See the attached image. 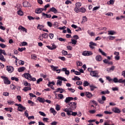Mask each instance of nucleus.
Wrapping results in <instances>:
<instances>
[{"mask_svg": "<svg viewBox=\"0 0 125 125\" xmlns=\"http://www.w3.org/2000/svg\"><path fill=\"white\" fill-rule=\"evenodd\" d=\"M57 80H58L57 81V84L58 85H60V86L62 85V81H63L64 82H67V79L66 78L61 76H58L57 77Z\"/></svg>", "mask_w": 125, "mask_h": 125, "instance_id": "f257e3e1", "label": "nucleus"}, {"mask_svg": "<svg viewBox=\"0 0 125 125\" xmlns=\"http://www.w3.org/2000/svg\"><path fill=\"white\" fill-rule=\"evenodd\" d=\"M69 105V109L71 110H76L77 108V103L75 102H71L68 104Z\"/></svg>", "mask_w": 125, "mask_h": 125, "instance_id": "f03ea898", "label": "nucleus"}, {"mask_svg": "<svg viewBox=\"0 0 125 125\" xmlns=\"http://www.w3.org/2000/svg\"><path fill=\"white\" fill-rule=\"evenodd\" d=\"M98 74H99V72H98L97 70L90 71V76L94 77L95 78H99Z\"/></svg>", "mask_w": 125, "mask_h": 125, "instance_id": "7ed1b4c3", "label": "nucleus"}, {"mask_svg": "<svg viewBox=\"0 0 125 125\" xmlns=\"http://www.w3.org/2000/svg\"><path fill=\"white\" fill-rule=\"evenodd\" d=\"M1 78L3 79L4 83L5 84H10L11 82L8 80V78H7L5 76H1Z\"/></svg>", "mask_w": 125, "mask_h": 125, "instance_id": "20e7f679", "label": "nucleus"}, {"mask_svg": "<svg viewBox=\"0 0 125 125\" xmlns=\"http://www.w3.org/2000/svg\"><path fill=\"white\" fill-rule=\"evenodd\" d=\"M92 52L90 51H84L83 52V55L84 56H89L92 55Z\"/></svg>", "mask_w": 125, "mask_h": 125, "instance_id": "39448f33", "label": "nucleus"}, {"mask_svg": "<svg viewBox=\"0 0 125 125\" xmlns=\"http://www.w3.org/2000/svg\"><path fill=\"white\" fill-rule=\"evenodd\" d=\"M43 10H44V8H38L35 9V12L36 14H40V13H42Z\"/></svg>", "mask_w": 125, "mask_h": 125, "instance_id": "423d86ee", "label": "nucleus"}, {"mask_svg": "<svg viewBox=\"0 0 125 125\" xmlns=\"http://www.w3.org/2000/svg\"><path fill=\"white\" fill-rule=\"evenodd\" d=\"M56 92L63 93V92H66V91L62 88H58L57 89H56V91L54 92V93H56Z\"/></svg>", "mask_w": 125, "mask_h": 125, "instance_id": "0eeeda50", "label": "nucleus"}, {"mask_svg": "<svg viewBox=\"0 0 125 125\" xmlns=\"http://www.w3.org/2000/svg\"><path fill=\"white\" fill-rule=\"evenodd\" d=\"M42 17L45 19L46 18H51V14H47L44 13H42Z\"/></svg>", "mask_w": 125, "mask_h": 125, "instance_id": "6e6552de", "label": "nucleus"}, {"mask_svg": "<svg viewBox=\"0 0 125 125\" xmlns=\"http://www.w3.org/2000/svg\"><path fill=\"white\" fill-rule=\"evenodd\" d=\"M46 47H47V48H48V49H50V50H54V49H56V48H57V46L54 44H52L51 46L49 45H47Z\"/></svg>", "mask_w": 125, "mask_h": 125, "instance_id": "1a4fd4ad", "label": "nucleus"}, {"mask_svg": "<svg viewBox=\"0 0 125 125\" xmlns=\"http://www.w3.org/2000/svg\"><path fill=\"white\" fill-rule=\"evenodd\" d=\"M25 110H26V107H23L21 104L19 107H18V111H19V112H23V111H25Z\"/></svg>", "mask_w": 125, "mask_h": 125, "instance_id": "9d476101", "label": "nucleus"}, {"mask_svg": "<svg viewBox=\"0 0 125 125\" xmlns=\"http://www.w3.org/2000/svg\"><path fill=\"white\" fill-rule=\"evenodd\" d=\"M6 70L9 73H12L14 71V68L12 66H6Z\"/></svg>", "mask_w": 125, "mask_h": 125, "instance_id": "9b49d317", "label": "nucleus"}, {"mask_svg": "<svg viewBox=\"0 0 125 125\" xmlns=\"http://www.w3.org/2000/svg\"><path fill=\"white\" fill-rule=\"evenodd\" d=\"M72 100H74V98L73 97H66L65 100H64L65 103H69L71 102V101H72Z\"/></svg>", "mask_w": 125, "mask_h": 125, "instance_id": "f8f14e48", "label": "nucleus"}, {"mask_svg": "<svg viewBox=\"0 0 125 125\" xmlns=\"http://www.w3.org/2000/svg\"><path fill=\"white\" fill-rule=\"evenodd\" d=\"M96 45H97L96 43H95V42H90L89 46L92 49H93L94 48V46H96Z\"/></svg>", "mask_w": 125, "mask_h": 125, "instance_id": "ddd939ff", "label": "nucleus"}, {"mask_svg": "<svg viewBox=\"0 0 125 125\" xmlns=\"http://www.w3.org/2000/svg\"><path fill=\"white\" fill-rule=\"evenodd\" d=\"M22 4L23 7H30V6H31V5H30V3H29V2L27 1L23 2Z\"/></svg>", "mask_w": 125, "mask_h": 125, "instance_id": "4468645a", "label": "nucleus"}, {"mask_svg": "<svg viewBox=\"0 0 125 125\" xmlns=\"http://www.w3.org/2000/svg\"><path fill=\"white\" fill-rule=\"evenodd\" d=\"M112 111L114 113H117L118 114L121 113V110L120 109H119L117 107H115L112 108Z\"/></svg>", "mask_w": 125, "mask_h": 125, "instance_id": "2eb2a0df", "label": "nucleus"}, {"mask_svg": "<svg viewBox=\"0 0 125 125\" xmlns=\"http://www.w3.org/2000/svg\"><path fill=\"white\" fill-rule=\"evenodd\" d=\"M24 77L25 79H27V80H31V74L29 73H25L24 74Z\"/></svg>", "mask_w": 125, "mask_h": 125, "instance_id": "dca6fc26", "label": "nucleus"}, {"mask_svg": "<svg viewBox=\"0 0 125 125\" xmlns=\"http://www.w3.org/2000/svg\"><path fill=\"white\" fill-rule=\"evenodd\" d=\"M18 29V30H21V31H22L23 32H25V33H27V29H26V28L22 26H20Z\"/></svg>", "mask_w": 125, "mask_h": 125, "instance_id": "f3484780", "label": "nucleus"}, {"mask_svg": "<svg viewBox=\"0 0 125 125\" xmlns=\"http://www.w3.org/2000/svg\"><path fill=\"white\" fill-rule=\"evenodd\" d=\"M85 96L87 98H91V97H92L93 95H92V94H91V93H90L89 92H86Z\"/></svg>", "mask_w": 125, "mask_h": 125, "instance_id": "a211bd4d", "label": "nucleus"}, {"mask_svg": "<svg viewBox=\"0 0 125 125\" xmlns=\"http://www.w3.org/2000/svg\"><path fill=\"white\" fill-rule=\"evenodd\" d=\"M96 61H102V57L100 55H98L96 56Z\"/></svg>", "mask_w": 125, "mask_h": 125, "instance_id": "6ab92c4d", "label": "nucleus"}, {"mask_svg": "<svg viewBox=\"0 0 125 125\" xmlns=\"http://www.w3.org/2000/svg\"><path fill=\"white\" fill-rule=\"evenodd\" d=\"M37 100H38V101H39V102H41V103H44L45 102V100H44V98L41 97H38Z\"/></svg>", "mask_w": 125, "mask_h": 125, "instance_id": "aec40b11", "label": "nucleus"}, {"mask_svg": "<svg viewBox=\"0 0 125 125\" xmlns=\"http://www.w3.org/2000/svg\"><path fill=\"white\" fill-rule=\"evenodd\" d=\"M50 113H52V114H53V115L54 116H55V115H56V114H57V112H56L55 111V109H54V108H51L50 109Z\"/></svg>", "mask_w": 125, "mask_h": 125, "instance_id": "412c9836", "label": "nucleus"}, {"mask_svg": "<svg viewBox=\"0 0 125 125\" xmlns=\"http://www.w3.org/2000/svg\"><path fill=\"white\" fill-rule=\"evenodd\" d=\"M49 11L53 12L54 13H57V9L53 7L49 9Z\"/></svg>", "mask_w": 125, "mask_h": 125, "instance_id": "4be33fe9", "label": "nucleus"}, {"mask_svg": "<svg viewBox=\"0 0 125 125\" xmlns=\"http://www.w3.org/2000/svg\"><path fill=\"white\" fill-rule=\"evenodd\" d=\"M51 69L52 71H54L55 72L57 70V69H58L59 67L58 66H55L54 65H50Z\"/></svg>", "mask_w": 125, "mask_h": 125, "instance_id": "5701e85b", "label": "nucleus"}, {"mask_svg": "<svg viewBox=\"0 0 125 125\" xmlns=\"http://www.w3.org/2000/svg\"><path fill=\"white\" fill-rule=\"evenodd\" d=\"M89 87H90V89L91 91H93V90H94V89H95L96 88H97V87L94 86V85H93V84L90 85Z\"/></svg>", "mask_w": 125, "mask_h": 125, "instance_id": "b1692460", "label": "nucleus"}, {"mask_svg": "<svg viewBox=\"0 0 125 125\" xmlns=\"http://www.w3.org/2000/svg\"><path fill=\"white\" fill-rule=\"evenodd\" d=\"M31 89H32V88H31V87H25L22 89V90L26 92V91L31 90Z\"/></svg>", "mask_w": 125, "mask_h": 125, "instance_id": "393cba45", "label": "nucleus"}, {"mask_svg": "<svg viewBox=\"0 0 125 125\" xmlns=\"http://www.w3.org/2000/svg\"><path fill=\"white\" fill-rule=\"evenodd\" d=\"M2 54H3V55L6 56V53L5 52V51L4 50H2L1 49H0V55H2Z\"/></svg>", "mask_w": 125, "mask_h": 125, "instance_id": "a878e982", "label": "nucleus"}, {"mask_svg": "<svg viewBox=\"0 0 125 125\" xmlns=\"http://www.w3.org/2000/svg\"><path fill=\"white\" fill-rule=\"evenodd\" d=\"M41 36L44 39H47V38H48V34L47 33H44L43 34H41Z\"/></svg>", "mask_w": 125, "mask_h": 125, "instance_id": "bb28decb", "label": "nucleus"}, {"mask_svg": "<svg viewBox=\"0 0 125 125\" xmlns=\"http://www.w3.org/2000/svg\"><path fill=\"white\" fill-rule=\"evenodd\" d=\"M116 31H114V30H111V31H108V35H116Z\"/></svg>", "mask_w": 125, "mask_h": 125, "instance_id": "cd10ccee", "label": "nucleus"}, {"mask_svg": "<svg viewBox=\"0 0 125 125\" xmlns=\"http://www.w3.org/2000/svg\"><path fill=\"white\" fill-rule=\"evenodd\" d=\"M99 52L102 54L104 56H106L107 54H106L105 52H104L101 49H99Z\"/></svg>", "mask_w": 125, "mask_h": 125, "instance_id": "c85d7f7f", "label": "nucleus"}, {"mask_svg": "<svg viewBox=\"0 0 125 125\" xmlns=\"http://www.w3.org/2000/svg\"><path fill=\"white\" fill-rule=\"evenodd\" d=\"M89 84H90L89 83H88V82H87V81H84V82L83 83V86L84 87L88 86V85H90Z\"/></svg>", "mask_w": 125, "mask_h": 125, "instance_id": "c756f323", "label": "nucleus"}, {"mask_svg": "<svg viewBox=\"0 0 125 125\" xmlns=\"http://www.w3.org/2000/svg\"><path fill=\"white\" fill-rule=\"evenodd\" d=\"M25 69H26V68H25V67H20V68L18 69V71H19L20 73H21V72H23V71H25Z\"/></svg>", "mask_w": 125, "mask_h": 125, "instance_id": "7c9ffc66", "label": "nucleus"}, {"mask_svg": "<svg viewBox=\"0 0 125 125\" xmlns=\"http://www.w3.org/2000/svg\"><path fill=\"white\" fill-rule=\"evenodd\" d=\"M77 40L72 39L71 42H69V43H72V44L76 45V44H77Z\"/></svg>", "mask_w": 125, "mask_h": 125, "instance_id": "2f4dec72", "label": "nucleus"}, {"mask_svg": "<svg viewBox=\"0 0 125 125\" xmlns=\"http://www.w3.org/2000/svg\"><path fill=\"white\" fill-rule=\"evenodd\" d=\"M102 94H109L110 93V91L108 90L105 91H102L101 92Z\"/></svg>", "mask_w": 125, "mask_h": 125, "instance_id": "473e14b6", "label": "nucleus"}, {"mask_svg": "<svg viewBox=\"0 0 125 125\" xmlns=\"http://www.w3.org/2000/svg\"><path fill=\"white\" fill-rule=\"evenodd\" d=\"M87 33L90 36H91V37H93V36H95V33L90 32V30H89L87 31Z\"/></svg>", "mask_w": 125, "mask_h": 125, "instance_id": "72a5a7b5", "label": "nucleus"}, {"mask_svg": "<svg viewBox=\"0 0 125 125\" xmlns=\"http://www.w3.org/2000/svg\"><path fill=\"white\" fill-rule=\"evenodd\" d=\"M115 70V66H113L109 68H107V72H111V71H114Z\"/></svg>", "mask_w": 125, "mask_h": 125, "instance_id": "f704fd0d", "label": "nucleus"}, {"mask_svg": "<svg viewBox=\"0 0 125 125\" xmlns=\"http://www.w3.org/2000/svg\"><path fill=\"white\" fill-rule=\"evenodd\" d=\"M44 27L43 25L39 24L37 26V28L42 31V30H43L42 28Z\"/></svg>", "mask_w": 125, "mask_h": 125, "instance_id": "c9c22d12", "label": "nucleus"}, {"mask_svg": "<svg viewBox=\"0 0 125 125\" xmlns=\"http://www.w3.org/2000/svg\"><path fill=\"white\" fill-rule=\"evenodd\" d=\"M28 103L29 104H31V106H35L36 105V104H35V103L33 102L31 100H28Z\"/></svg>", "mask_w": 125, "mask_h": 125, "instance_id": "e433bc0d", "label": "nucleus"}, {"mask_svg": "<svg viewBox=\"0 0 125 125\" xmlns=\"http://www.w3.org/2000/svg\"><path fill=\"white\" fill-rule=\"evenodd\" d=\"M39 113L42 117H46V114H45V113L42 111H39Z\"/></svg>", "mask_w": 125, "mask_h": 125, "instance_id": "4c0bfd02", "label": "nucleus"}, {"mask_svg": "<svg viewBox=\"0 0 125 125\" xmlns=\"http://www.w3.org/2000/svg\"><path fill=\"white\" fill-rule=\"evenodd\" d=\"M73 81H81V78L78 76H75L74 78L72 79Z\"/></svg>", "mask_w": 125, "mask_h": 125, "instance_id": "58836bf2", "label": "nucleus"}, {"mask_svg": "<svg viewBox=\"0 0 125 125\" xmlns=\"http://www.w3.org/2000/svg\"><path fill=\"white\" fill-rule=\"evenodd\" d=\"M80 11L81 12H82V13H84L85 11H86V9L84 7H82L80 8Z\"/></svg>", "mask_w": 125, "mask_h": 125, "instance_id": "ea45409f", "label": "nucleus"}, {"mask_svg": "<svg viewBox=\"0 0 125 125\" xmlns=\"http://www.w3.org/2000/svg\"><path fill=\"white\" fill-rule=\"evenodd\" d=\"M0 60H1V61H3V62H5V59H4V57L3 55H0Z\"/></svg>", "mask_w": 125, "mask_h": 125, "instance_id": "a19ab883", "label": "nucleus"}, {"mask_svg": "<svg viewBox=\"0 0 125 125\" xmlns=\"http://www.w3.org/2000/svg\"><path fill=\"white\" fill-rule=\"evenodd\" d=\"M57 40H59V41H60V42H66V39L62 38H58V37H57Z\"/></svg>", "mask_w": 125, "mask_h": 125, "instance_id": "79ce46f5", "label": "nucleus"}, {"mask_svg": "<svg viewBox=\"0 0 125 125\" xmlns=\"http://www.w3.org/2000/svg\"><path fill=\"white\" fill-rule=\"evenodd\" d=\"M89 113L90 114H95V113H96V110L95 109L90 110Z\"/></svg>", "mask_w": 125, "mask_h": 125, "instance_id": "37998d69", "label": "nucleus"}, {"mask_svg": "<svg viewBox=\"0 0 125 125\" xmlns=\"http://www.w3.org/2000/svg\"><path fill=\"white\" fill-rule=\"evenodd\" d=\"M31 59H33V60H36L37 59V56L36 55L33 54L31 55Z\"/></svg>", "mask_w": 125, "mask_h": 125, "instance_id": "c03bdc74", "label": "nucleus"}, {"mask_svg": "<svg viewBox=\"0 0 125 125\" xmlns=\"http://www.w3.org/2000/svg\"><path fill=\"white\" fill-rule=\"evenodd\" d=\"M58 96L59 98V99H63V98H64V96L62 94H59Z\"/></svg>", "mask_w": 125, "mask_h": 125, "instance_id": "a18cd8bd", "label": "nucleus"}, {"mask_svg": "<svg viewBox=\"0 0 125 125\" xmlns=\"http://www.w3.org/2000/svg\"><path fill=\"white\" fill-rule=\"evenodd\" d=\"M75 5L76 7H81L82 6V3L78 2L75 4Z\"/></svg>", "mask_w": 125, "mask_h": 125, "instance_id": "49530a36", "label": "nucleus"}, {"mask_svg": "<svg viewBox=\"0 0 125 125\" xmlns=\"http://www.w3.org/2000/svg\"><path fill=\"white\" fill-rule=\"evenodd\" d=\"M17 13H18V15H20V16H22L23 15V12H22V11H21V10H19L17 12Z\"/></svg>", "mask_w": 125, "mask_h": 125, "instance_id": "de8ad7c7", "label": "nucleus"}, {"mask_svg": "<svg viewBox=\"0 0 125 125\" xmlns=\"http://www.w3.org/2000/svg\"><path fill=\"white\" fill-rule=\"evenodd\" d=\"M11 80L12 81H15L16 82H18V81H19V79L18 78H16L15 77H11Z\"/></svg>", "mask_w": 125, "mask_h": 125, "instance_id": "09e8293b", "label": "nucleus"}, {"mask_svg": "<svg viewBox=\"0 0 125 125\" xmlns=\"http://www.w3.org/2000/svg\"><path fill=\"white\" fill-rule=\"evenodd\" d=\"M114 2H115V0H110L108 2H107L108 4H114Z\"/></svg>", "mask_w": 125, "mask_h": 125, "instance_id": "8fccbe9b", "label": "nucleus"}, {"mask_svg": "<svg viewBox=\"0 0 125 125\" xmlns=\"http://www.w3.org/2000/svg\"><path fill=\"white\" fill-rule=\"evenodd\" d=\"M98 102H99V103H100V104H104V101H103V100H102L101 99H99L98 100Z\"/></svg>", "mask_w": 125, "mask_h": 125, "instance_id": "3c124183", "label": "nucleus"}, {"mask_svg": "<svg viewBox=\"0 0 125 125\" xmlns=\"http://www.w3.org/2000/svg\"><path fill=\"white\" fill-rule=\"evenodd\" d=\"M55 109L57 111H60V105L56 104Z\"/></svg>", "mask_w": 125, "mask_h": 125, "instance_id": "603ef678", "label": "nucleus"}, {"mask_svg": "<svg viewBox=\"0 0 125 125\" xmlns=\"http://www.w3.org/2000/svg\"><path fill=\"white\" fill-rule=\"evenodd\" d=\"M48 120H49V119L47 118H43L42 119V121L43 122H44V123H48Z\"/></svg>", "mask_w": 125, "mask_h": 125, "instance_id": "864d4df0", "label": "nucleus"}, {"mask_svg": "<svg viewBox=\"0 0 125 125\" xmlns=\"http://www.w3.org/2000/svg\"><path fill=\"white\" fill-rule=\"evenodd\" d=\"M76 63H77V66H83L82 62L78 61V62H77Z\"/></svg>", "mask_w": 125, "mask_h": 125, "instance_id": "5fc2aeb1", "label": "nucleus"}, {"mask_svg": "<svg viewBox=\"0 0 125 125\" xmlns=\"http://www.w3.org/2000/svg\"><path fill=\"white\" fill-rule=\"evenodd\" d=\"M0 47H1V48H5L6 45L3 43H0Z\"/></svg>", "mask_w": 125, "mask_h": 125, "instance_id": "6e6d98bb", "label": "nucleus"}, {"mask_svg": "<svg viewBox=\"0 0 125 125\" xmlns=\"http://www.w3.org/2000/svg\"><path fill=\"white\" fill-rule=\"evenodd\" d=\"M118 83H125V80H123V79H119L118 80Z\"/></svg>", "mask_w": 125, "mask_h": 125, "instance_id": "4d7b16f0", "label": "nucleus"}, {"mask_svg": "<svg viewBox=\"0 0 125 125\" xmlns=\"http://www.w3.org/2000/svg\"><path fill=\"white\" fill-rule=\"evenodd\" d=\"M27 18L28 19H29V20L31 21V20H34L35 19V18L31 16H27Z\"/></svg>", "mask_w": 125, "mask_h": 125, "instance_id": "13d9d810", "label": "nucleus"}, {"mask_svg": "<svg viewBox=\"0 0 125 125\" xmlns=\"http://www.w3.org/2000/svg\"><path fill=\"white\" fill-rule=\"evenodd\" d=\"M5 110H6V111H9L10 112V113H11V112H12V108H11V107L5 108Z\"/></svg>", "mask_w": 125, "mask_h": 125, "instance_id": "bf43d9fd", "label": "nucleus"}, {"mask_svg": "<svg viewBox=\"0 0 125 125\" xmlns=\"http://www.w3.org/2000/svg\"><path fill=\"white\" fill-rule=\"evenodd\" d=\"M47 24L48 26L49 27H50V28H51V27H52V23H51V22L48 21V22H47Z\"/></svg>", "mask_w": 125, "mask_h": 125, "instance_id": "052dcab7", "label": "nucleus"}, {"mask_svg": "<svg viewBox=\"0 0 125 125\" xmlns=\"http://www.w3.org/2000/svg\"><path fill=\"white\" fill-rule=\"evenodd\" d=\"M19 64L20 65H24V64H25V62L23 61H19Z\"/></svg>", "mask_w": 125, "mask_h": 125, "instance_id": "680f3d73", "label": "nucleus"}, {"mask_svg": "<svg viewBox=\"0 0 125 125\" xmlns=\"http://www.w3.org/2000/svg\"><path fill=\"white\" fill-rule=\"evenodd\" d=\"M25 49H26V48H25V47L18 48L19 51H20L21 52H22V51H23V50H25Z\"/></svg>", "mask_w": 125, "mask_h": 125, "instance_id": "e2e57ef3", "label": "nucleus"}, {"mask_svg": "<svg viewBox=\"0 0 125 125\" xmlns=\"http://www.w3.org/2000/svg\"><path fill=\"white\" fill-rule=\"evenodd\" d=\"M112 81H113L114 83H115L119 82V80H118V78H114L113 80H112Z\"/></svg>", "mask_w": 125, "mask_h": 125, "instance_id": "0e129e2a", "label": "nucleus"}, {"mask_svg": "<svg viewBox=\"0 0 125 125\" xmlns=\"http://www.w3.org/2000/svg\"><path fill=\"white\" fill-rule=\"evenodd\" d=\"M53 26H54L55 28H57V27H58L59 25H58V22H55L54 23Z\"/></svg>", "mask_w": 125, "mask_h": 125, "instance_id": "69168bd1", "label": "nucleus"}, {"mask_svg": "<svg viewBox=\"0 0 125 125\" xmlns=\"http://www.w3.org/2000/svg\"><path fill=\"white\" fill-rule=\"evenodd\" d=\"M105 15H107V16H113V13L108 12L105 14Z\"/></svg>", "mask_w": 125, "mask_h": 125, "instance_id": "338daca9", "label": "nucleus"}, {"mask_svg": "<svg viewBox=\"0 0 125 125\" xmlns=\"http://www.w3.org/2000/svg\"><path fill=\"white\" fill-rule=\"evenodd\" d=\"M57 124H58V122L56 121H54L52 123H51L50 125H57Z\"/></svg>", "mask_w": 125, "mask_h": 125, "instance_id": "774afa93", "label": "nucleus"}]
</instances>
